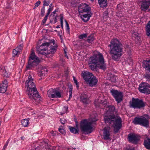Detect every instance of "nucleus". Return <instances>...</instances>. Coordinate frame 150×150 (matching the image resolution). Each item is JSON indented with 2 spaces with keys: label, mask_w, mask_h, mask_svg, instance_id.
Segmentation results:
<instances>
[{
  "label": "nucleus",
  "mask_w": 150,
  "mask_h": 150,
  "mask_svg": "<svg viewBox=\"0 0 150 150\" xmlns=\"http://www.w3.org/2000/svg\"><path fill=\"white\" fill-rule=\"evenodd\" d=\"M107 108L108 110L105 115L104 120L106 124H110L113 127L114 132H117L122 127L121 118L120 117L115 116L112 115L115 110L114 106H110Z\"/></svg>",
  "instance_id": "f257e3e1"
},
{
  "label": "nucleus",
  "mask_w": 150,
  "mask_h": 150,
  "mask_svg": "<svg viewBox=\"0 0 150 150\" xmlns=\"http://www.w3.org/2000/svg\"><path fill=\"white\" fill-rule=\"evenodd\" d=\"M110 47L109 54L112 60L118 61L123 54V46L120 42L117 39L114 38L108 45Z\"/></svg>",
  "instance_id": "f03ea898"
},
{
  "label": "nucleus",
  "mask_w": 150,
  "mask_h": 150,
  "mask_svg": "<svg viewBox=\"0 0 150 150\" xmlns=\"http://www.w3.org/2000/svg\"><path fill=\"white\" fill-rule=\"evenodd\" d=\"M34 74L32 73L28 77L25 83V87L27 88V93L28 97L33 101L40 100V96L39 94L34 82L33 76Z\"/></svg>",
  "instance_id": "7ed1b4c3"
},
{
  "label": "nucleus",
  "mask_w": 150,
  "mask_h": 150,
  "mask_svg": "<svg viewBox=\"0 0 150 150\" xmlns=\"http://www.w3.org/2000/svg\"><path fill=\"white\" fill-rule=\"evenodd\" d=\"M88 65L92 70H95L97 67L102 69H106V65L103 55L99 52L94 54L89 58Z\"/></svg>",
  "instance_id": "20e7f679"
},
{
  "label": "nucleus",
  "mask_w": 150,
  "mask_h": 150,
  "mask_svg": "<svg viewBox=\"0 0 150 150\" xmlns=\"http://www.w3.org/2000/svg\"><path fill=\"white\" fill-rule=\"evenodd\" d=\"M98 120L96 118L91 119H84L81 121L80 127L81 131L86 134H88L91 133L93 130L92 124Z\"/></svg>",
  "instance_id": "39448f33"
},
{
  "label": "nucleus",
  "mask_w": 150,
  "mask_h": 150,
  "mask_svg": "<svg viewBox=\"0 0 150 150\" xmlns=\"http://www.w3.org/2000/svg\"><path fill=\"white\" fill-rule=\"evenodd\" d=\"M57 47V45H52L49 43L45 42L42 44L38 51H39V53L42 54L46 56L51 54L50 56H52V55L56 52Z\"/></svg>",
  "instance_id": "423d86ee"
},
{
  "label": "nucleus",
  "mask_w": 150,
  "mask_h": 150,
  "mask_svg": "<svg viewBox=\"0 0 150 150\" xmlns=\"http://www.w3.org/2000/svg\"><path fill=\"white\" fill-rule=\"evenodd\" d=\"M85 82L87 84L91 87L93 86L96 84L98 80L95 76L92 73L87 71H83L81 74Z\"/></svg>",
  "instance_id": "0eeeda50"
},
{
  "label": "nucleus",
  "mask_w": 150,
  "mask_h": 150,
  "mask_svg": "<svg viewBox=\"0 0 150 150\" xmlns=\"http://www.w3.org/2000/svg\"><path fill=\"white\" fill-rule=\"evenodd\" d=\"M150 119V117L149 115L145 114L140 117H135L133 122L135 125H139L147 127L149 125Z\"/></svg>",
  "instance_id": "6e6552de"
},
{
  "label": "nucleus",
  "mask_w": 150,
  "mask_h": 150,
  "mask_svg": "<svg viewBox=\"0 0 150 150\" xmlns=\"http://www.w3.org/2000/svg\"><path fill=\"white\" fill-rule=\"evenodd\" d=\"M39 61V58L35 55V53L32 51L28 60V64L26 66V70L32 69L37 65Z\"/></svg>",
  "instance_id": "1a4fd4ad"
},
{
  "label": "nucleus",
  "mask_w": 150,
  "mask_h": 150,
  "mask_svg": "<svg viewBox=\"0 0 150 150\" xmlns=\"http://www.w3.org/2000/svg\"><path fill=\"white\" fill-rule=\"evenodd\" d=\"M145 105V103L142 100L138 98H132V101L130 102V107L134 108L140 109L144 107Z\"/></svg>",
  "instance_id": "9d476101"
},
{
  "label": "nucleus",
  "mask_w": 150,
  "mask_h": 150,
  "mask_svg": "<svg viewBox=\"0 0 150 150\" xmlns=\"http://www.w3.org/2000/svg\"><path fill=\"white\" fill-rule=\"evenodd\" d=\"M110 92L117 103H120L122 100L123 96L122 92L113 89H112Z\"/></svg>",
  "instance_id": "9b49d317"
},
{
  "label": "nucleus",
  "mask_w": 150,
  "mask_h": 150,
  "mask_svg": "<svg viewBox=\"0 0 150 150\" xmlns=\"http://www.w3.org/2000/svg\"><path fill=\"white\" fill-rule=\"evenodd\" d=\"M139 90L141 93L150 94V85L146 83H142L139 85Z\"/></svg>",
  "instance_id": "f8f14e48"
},
{
  "label": "nucleus",
  "mask_w": 150,
  "mask_h": 150,
  "mask_svg": "<svg viewBox=\"0 0 150 150\" xmlns=\"http://www.w3.org/2000/svg\"><path fill=\"white\" fill-rule=\"evenodd\" d=\"M128 138L130 142L136 144L139 140L140 136L137 134L132 133L128 134Z\"/></svg>",
  "instance_id": "ddd939ff"
},
{
  "label": "nucleus",
  "mask_w": 150,
  "mask_h": 150,
  "mask_svg": "<svg viewBox=\"0 0 150 150\" xmlns=\"http://www.w3.org/2000/svg\"><path fill=\"white\" fill-rule=\"evenodd\" d=\"M90 10V8L86 4H80L78 7L79 12V13L88 12Z\"/></svg>",
  "instance_id": "4468645a"
},
{
  "label": "nucleus",
  "mask_w": 150,
  "mask_h": 150,
  "mask_svg": "<svg viewBox=\"0 0 150 150\" xmlns=\"http://www.w3.org/2000/svg\"><path fill=\"white\" fill-rule=\"evenodd\" d=\"M95 104L96 106L107 107H108V103L106 99L101 100V99H98L95 102Z\"/></svg>",
  "instance_id": "2eb2a0df"
},
{
  "label": "nucleus",
  "mask_w": 150,
  "mask_h": 150,
  "mask_svg": "<svg viewBox=\"0 0 150 150\" xmlns=\"http://www.w3.org/2000/svg\"><path fill=\"white\" fill-rule=\"evenodd\" d=\"M150 6V0H145L142 2L140 8L142 10L145 11L149 9Z\"/></svg>",
  "instance_id": "dca6fc26"
},
{
  "label": "nucleus",
  "mask_w": 150,
  "mask_h": 150,
  "mask_svg": "<svg viewBox=\"0 0 150 150\" xmlns=\"http://www.w3.org/2000/svg\"><path fill=\"white\" fill-rule=\"evenodd\" d=\"M110 127L107 126L104 128L103 129V137L105 140L110 139Z\"/></svg>",
  "instance_id": "f3484780"
},
{
  "label": "nucleus",
  "mask_w": 150,
  "mask_h": 150,
  "mask_svg": "<svg viewBox=\"0 0 150 150\" xmlns=\"http://www.w3.org/2000/svg\"><path fill=\"white\" fill-rule=\"evenodd\" d=\"M8 86V82L6 80H5L0 84V93H4L7 90Z\"/></svg>",
  "instance_id": "a211bd4d"
},
{
  "label": "nucleus",
  "mask_w": 150,
  "mask_h": 150,
  "mask_svg": "<svg viewBox=\"0 0 150 150\" xmlns=\"http://www.w3.org/2000/svg\"><path fill=\"white\" fill-rule=\"evenodd\" d=\"M48 71L47 68H42L40 70L38 73V74L40 78L39 80H41L43 78L45 74H47Z\"/></svg>",
  "instance_id": "6ab92c4d"
},
{
  "label": "nucleus",
  "mask_w": 150,
  "mask_h": 150,
  "mask_svg": "<svg viewBox=\"0 0 150 150\" xmlns=\"http://www.w3.org/2000/svg\"><path fill=\"white\" fill-rule=\"evenodd\" d=\"M92 13H91L83 14L81 16V17L82 20L84 22L88 21L91 16Z\"/></svg>",
  "instance_id": "aec40b11"
},
{
  "label": "nucleus",
  "mask_w": 150,
  "mask_h": 150,
  "mask_svg": "<svg viewBox=\"0 0 150 150\" xmlns=\"http://www.w3.org/2000/svg\"><path fill=\"white\" fill-rule=\"evenodd\" d=\"M144 145L147 149L150 150V137L145 138L144 142Z\"/></svg>",
  "instance_id": "412c9836"
},
{
  "label": "nucleus",
  "mask_w": 150,
  "mask_h": 150,
  "mask_svg": "<svg viewBox=\"0 0 150 150\" xmlns=\"http://www.w3.org/2000/svg\"><path fill=\"white\" fill-rule=\"evenodd\" d=\"M143 67L146 70H150V60H145L143 61Z\"/></svg>",
  "instance_id": "4be33fe9"
},
{
  "label": "nucleus",
  "mask_w": 150,
  "mask_h": 150,
  "mask_svg": "<svg viewBox=\"0 0 150 150\" xmlns=\"http://www.w3.org/2000/svg\"><path fill=\"white\" fill-rule=\"evenodd\" d=\"M81 100L84 104H87L90 102L89 97L86 95H83L81 97Z\"/></svg>",
  "instance_id": "5701e85b"
},
{
  "label": "nucleus",
  "mask_w": 150,
  "mask_h": 150,
  "mask_svg": "<svg viewBox=\"0 0 150 150\" xmlns=\"http://www.w3.org/2000/svg\"><path fill=\"white\" fill-rule=\"evenodd\" d=\"M76 123H77V122L76 121ZM76 126L77 129H76L73 127H71L70 126L69 127V128L70 129V131L71 132L74 134H76L78 133L79 130L78 128V125L77 123H76Z\"/></svg>",
  "instance_id": "b1692460"
},
{
  "label": "nucleus",
  "mask_w": 150,
  "mask_h": 150,
  "mask_svg": "<svg viewBox=\"0 0 150 150\" xmlns=\"http://www.w3.org/2000/svg\"><path fill=\"white\" fill-rule=\"evenodd\" d=\"M22 125L24 127H28L29 125L30 122L29 120L27 119L23 120L21 121Z\"/></svg>",
  "instance_id": "393cba45"
},
{
  "label": "nucleus",
  "mask_w": 150,
  "mask_h": 150,
  "mask_svg": "<svg viewBox=\"0 0 150 150\" xmlns=\"http://www.w3.org/2000/svg\"><path fill=\"white\" fill-rule=\"evenodd\" d=\"M146 28L147 35L148 36H150V21L147 24Z\"/></svg>",
  "instance_id": "a878e982"
},
{
  "label": "nucleus",
  "mask_w": 150,
  "mask_h": 150,
  "mask_svg": "<svg viewBox=\"0 0 150 150\" xmlns=\"http://www.w3.org/2000/svg\"><path fill=\"white\" fill-rule=\"evenodd\" d=\"M20 51L19 50L18 47H17L13 51V57L18 56L19 54Z\"/></svg>",
  "instance_id": "bb28decb"
},
{
  "label": "nucleus",
  "mask_w": 150,
  "mask_h": 150,
  "mask_svg": "<svg viewBox=\"0 0 150 150\" xmlns=\"http://www.w3.org/2000/svg\"><path fill=\"white\" fill-rule=\"evenodd\" d=\"M99 4L100 6L104 7L107 5V0H98Z\"/></svg>",
  "instance_id": "cd10ccee"
},
{
  "label": "nucleus",
  "mask_w": 150,
  "mask_h": 150,
  "mask_svg": "<svg viewBox=\"0 0 150 150\" xmlns=\"http://www.w3.org/2000/svg\"><path fill=\"white\" fill-rule=\"evenodd\" d=\"M53 89H51L47 91V95L50 98H55V96L53 95Z\"/></svg>",
  "instance_id": "c85d7f7f"
},
{
  "label": "nucleus",
  "mask_w": 150,
  "mask_h": 150,
  "mask_svg": "<svg viewBox=\"0 0 150 150\" xmlns=\"http://www.w3.org/2000/svg\"><path fill=\"white\" fill-rule=\"evenodd\" d=\"M133 37L135 38V41L137 43L140 42V38L139 34H133Z\"/></svg>",
  "instance_id": "c756f323"
},
{
  "label": "nucleus",
  "mask_w": 150,
  "mask_h": 150,
  "mask_svg": "<svg viewBox=\"0 0 150 150\" xmlns=\"http://www.w3.org/2000/svg\"><path fill=\"white\" fill-rule=\"evenodd\" d=\"M54 95L55 96V98H60L62 97V94L61 92L56 89H55Z\"/></svg>",
  "instance_id": "7c9ffc66"
},
{
  "label": "nucleus",
  "mask_w": 150,
  "mask_h": 150,
  "mask_svg": "<svg viewBox=\"0 0 150 150\" xmlns=\"http://www.w3.org/2000/svg\"><path fill=\"white\" fill-rule=\"evenodd\" d=\"M94 38L93 35H91L88 37L87 41L89 43H91L94 40Z\"/></svg>",
  "instance_id": "2f4dec72"
},
{
  "label": "nucleus",
  "mask_w": 150,
  "mask_h": 150,
  "mask_svg": "<svg viewBox=\"0 0 150 150\" xmlns=\"http://www.w3.org/2000/svg\"><path fill=\"white\" fill-rule=\"evenodd\" d=\"M62 111L60 112V113L61 115H62L65 112H66L67 109L68 108L67 106H63L62 108Z\"/></svg>",
  "instance_id": "473e14b6"
},
{
  "label": "nucleus",
  "mask_w": 150,
  "mask_h": 150,
  "mask_svg": "<svg viewBox=\"0 0 150 150\" xmlns=\"http://www.w3.org/2000/svg\"><path fill=\"white\" fill-rule=\"evenodd\" d=\"M72 88L71 87L69 88V96L68 100H69L72 97Z\"/></svg>",
  "instance_id": "72a5a7b5"
},
{
  "label": "nucleus",
  "mask_w": 150,
  "mask_h": 150,
  "mask_svg": "<svg viewBox=\"0 0 150 150\" xmlns=\"http://www.w3.org/2000/svg\"><path fill=\"white\" fill-rule=\"evenodd\" d=\"M87 36V34L86 33H84L80 35L79 36V39H82L86 38Z\"/></svg>",
  "instance_id": "f704fd0d"
},
{
  "label": "nucleus",
  "mask_w": 150,
  "mask_h": 150,
  "mask_svg": "<svg viewBox=\"0 0 150 150\" xmlns=\"http://www.w3.org/2000/svg\"><path fill=\"white\" fill-rule=\"evenodd\" d=\"M51 0H44L43 2V5L48 6Z\"/></svg>",
  "instance_id": "c9c22d12"
},
{
  "label": "nucleus",
  "mask_w": 150,
  "mask_h": 150,
  "mask_svg": "<svg viewBox=\"0 0 150 150\" xmlns=\"http://www.w3.org/2000/svg\"><path fill=\"white\" fill-rule=\"evenodd\" d=\"M52 4H51L49 6V8L48 9L47 12V13L48 14H50V12L53 9V6H52Z\"/></svg>",
  "instance_id": "e433bc0d"
},
{
  "label": "nucleus",
  "mask_w": 150,
  "mask_h": 150,
  "mask_svg": "<svg viewBox=\"0 0 150 150\" xmlns=\"http://www.w3.org/2000/svg\"><path fill=\"white\" fill-rule=\"evenodd\" d=\"M110 80L111 82L115 83L116 81V78L115 76H112L110 77Z\"/></svg>",
  "instance_id": "4c0bfd02"
},
{
  "label": "nucleus",
  "mask_w": 150,
  "mask_h": 150,
  "mask_svg": "<svg viewBox=\"0 0 150 150\" xmlns=\"http://www.w3.org/2000/svg\"><path fill=\"white\" fill-rule=\"evenodd\" d=\"M41 11L42 16H44L45 13V7L44 6L43 7L41 8Z\"/></svg>",
  "instance_id": "58836bf2"
},
{
  "label": "nucleus",
  "mask_w": 150,
  "mask_h": 150,
  "mask_svg": "<svg viewBox=\"0 0 150 150\" xmlns=\"http://www.w3.org/2000/svg\"><path fill=\"white\" fill-rule=\"evenodd\" d=\"M65 22L66 23V27L67 30L69 32V25L67 21H65Z\"/></svg>",
  "instance_id": "ea45409f"
},
{
  "label": "nucleus",
  "mask_w": 150,
  "mask_h": 150,
  "mask_svg": "<svg viewBox=\"0 0 150 150\" xmlns=\"http://www.w3.org/2000/svg\"><path fill=\"white\" fill-rule=\"evenodd\" d=\"M73 79H74V82L76 84V87L77 88H78L79 87V85L78 84V82L75 79V77H73Z\"/></svg>",
  "instance_id": "a19ab883"
},
{
  "label": "nucleus",
  "mask_w": 150,
  "mask_h": 150,
  "mask_svg": "<svg viewBox=\"0 0 150 150\" xmlns=\"http://www.w3.org/2000/svg\"><path fill=\"white\" fill-rule=\"evenodd\" d=\"M9 139H8L6 142V143L4 145V147H3V150H5L7 147V146L8 144V143H9Z\"/></svg>",
  "instance_id": "79ce46f5"
},
{
  "label": "nucleus",
  "mask_w": 150,
  "mask_h": 150,
  "mask_svg": "<svg viewBox=\"0 0 150 150\" xmlns=\"http://www.w3.org/2000/svg\"><path fill=\"white\" fill-rule=\"evenodd\" d=\"M60 121L61 123L62 124H64L67 122L66 120L64 118H63L62 119H60Z\"/></svg>",
  "instance_id": "37998d69"
},
{
  "label": "nucleus",
  "mask_w": 150,
  "mask_h": 150,
  "mask_svg": "<svg viewBox=\"0 0 150 150\" xmlns=\"http://www.w3.org/2000/svg\"><path fill=\"white\" fill-rule=\"evenodd\" d=\"M127 61L128 62H129L130 64H132V60L131 57L128 58L127 59Z\"/></svg>",
  "instance_id": "c03bdc74"
},
{
  "label": "nucleus",
  "mask_w": 150,
  "mask_h": 150,
  "mask_svg": "<svg viewBox=\"0 0 150 150\" xmlns=\"http://www.w3.org/2000/svg\"><path fill=\"white\" fill-rule=\"evenodd\" d=\"M59 130L60 133L62 134H64L65 133L64 130L62 129H61L60 128H59Z\"/></svg>",
  "instance_id": "a18cd8bd"
},
{
  "label": "nucleus",
  "mask_w": 150,
  "mask_h": 150,
  "mask_svg": "<svg viewBox=\"0 0 150 150\" xmlns=\"http://www.w3.org/2000/svg\"><path fill=\"white\" fill-rule=\"evenodd\" d=\"M145 78L147 79H150V74H147L145 75Z\"/></svg>",
  "instance_id": "49530a36"
},
{
  "label": "nucleus",
  "mask_w": 150,
  "mask_h": 150,
  "mask_svg": "<svg viewBox=\"0 0 150 150\" xmlns=\"http://www.w3.org/2000/svg\"><path fill=\"white\" fill-rule=\"evenodd\" d=\"M40 4V1H38L35 4V7H38L39 5Z\"/></svg>",
  "instance_id": "de8ad7c7"
},
{
  "label": "nucleus",
  "mask_w": 150,
  "mask_h": 150,
  "mask_svg": "<svg viewBox=\"0 0 150 150\" xmlns=\"http://www.w3.org/2000/svg\"><path fill=\"white\" fill-rule=\"evenodd\" d=\"M49 15V14L47 13L45 17H44V19L47 21V19L48 16Z\"/></svg>",
  "instance_id": "09e8293b"
},
{
  "label": "nucleus",
  "mask_w": 150,
  "mask_h": 150,
  "mask_svg": "<svg viewBox=\"0 0 150 150\" xmlns=\"http://www.w3.org/2000/svg\"><path fill=\"white\" fill-rule=\"evenodd\" d=\"M18 47V48H19V50L21 51V50L22 49L23 47L22 45H20L18 47Z\"/></svg>",
  "instance_id": "8fccbe9b"
},
{
  "label": "nucleus",
  "mask_w": 150,
  "mask_h": 150,
  "mask_svg": "<svg viewBox=\"0 0 150 150\" xmlns=\"http://www.w3.org/2000/svg\"><path fill=\"white\" fill-rule=\"evenodd\" d=\"M61 24L62 28H63V21H61Z\"/></svg>",
  "instance_id": "3c124183"
},
{
  "label": "nucleus",
  "mask_w": 150,
  "mask_h": 150,
  "mask_svg": "<svg viewBox=\"0 0 150 150\" xmlns=\"http://www.w3.org/2000/svg\"><path fill=\"white\" fill-rule=\"evenodd\" d=\"M46 20L43 19V20L42 21V23L43 24H44L46 22Z\"/></svg>",
  "instance_id": "603ef678"
},
{
  "label": "nucleus",
  "mask_w": 150,
  "mask_h": 150,
  "mask_svg": "<svg viewBox=\"0 0 150 150\" xmlns=\"http://www.w3.org/2000/svg\"><path fill=\"white\" fill-rule=\"evenodd\" d=\"M60 21H63V16H61L60 17Z\"/></svg>",
  "instance_id": "864d4df0"
},
{
  "label": "nucleus",
  "mask_w": 150,
  "mask_h": 150,
  "mask_svg": "<svg viewBox=\"0 0 150 150\" xmlns=\"http://www.w3.org/2000/svg\"><path fill=\"white\" fill-rule=\"evenodd\" d=\"M55 89H53V95H54V91H55Z\"/></svg>",
  "instance_id": "5fc2aeb1"
},
{
  "label": "nucleus",
  "mask_w": 150,
  "mask_h": 150,
  "mask_svg": "<svg viewBox=\"0 0 150 150\" xmlns=\"http://www.w3.org/2000/svg\"><path fill=\"white\" fill-rule=\"evenodd\" d=\"M60 25H58L56 27V28H60Z\"/></svg>",
  "instance_id": "6e6d98bb"
},
{
  "label": "nucleus",
  "mask_w": 150,
  "mask_h": 150,
  "mask_svg": "<svg viewBox=\"0 0 150 150\" xmlns=\"http://www.w3.org/2000/svg\"><path fill=\"white\" fill-rule=\"evenodd\" d=\"M56 12H57V11H56V10H55V11H54L53 12V13H54L55 14V13H56Z\"/></svg>",
  "instance_id": "4d7b16f0"
},
{
  "label": "nucleus",
  "mask_w": 150,
  "mask_h": 150,
  "mask_svg": "<svg viewBox=\"0 0 150 150\" xmlns=\"http://www.w3.org/2000/svg\"><path fill=\"white\" fill-rule=\"evenodd\" d=\"M7 75V73L6 72V71H5V76H6Z\"/></svg>",
  "instance_id": "13d9d810"
},
{
  "label": "nucleus",
  "mask_w": 150,
  "mask_h": 150,
  "mask_svg": "<svg viewBox=\"0 0 150 150\" xmlns=\"http://www.w3.org/2000/svg\"><path fill=\"white\" fill-rule=\"evenodd\" d=\"M21 138L22 139V140L24 139V137H21Z\"/></svg>",
  "instance_id": "bf43d9fd"
},
{
  "label": "nucleus",
  "mask_w": 150,
  "mask_h": 150,
  "mask_svg": "<svg viewBox=\"0 0 150 150\" xmlns=\"http://www.w3.org/2000/svg\"><path fill=\"white\" fill-rule=\"evenodd\" d=\"M64 52L65 55H66V52L64 50Z\"/></svg>",
  "instance_id": "052dcab7"
},
{
  "label": "nucleus",
  "mask_w": 150,
  "mask_h": 150,
  "mask_svg": "<svg viewBox=\"0 0 150 150\" xmlns=\"http://www.w3.org/2000/svg\"><path fill=\"white\" fill-rule=\"evenodd\" d=\"M65 56L66 57H67V58H68V56H67V54H66V55H65Z\"/></svg>",
  "instance_id": "680f3d73"
},
{
  "label": "nucleus",
  "mask_w": 150,
  "mask_h": 150,
  "mask_svg": "<svg viewBox=\"0 0 150 150\" xmlns=\"http://www.w3.org/2000/svg\"><path fill=\"white\" fill-rule=\"evenodd\" d=\"M3 110V109H0V111H2Z\"/></svg>",
  "instance_id": "e2e57ef3"
},
{
  "label": "nucleus",
  "mask_w": 150,
  "mask_h": 150,
  "mask_svg": "<svg viewBox=\"0 0 150 150\" xmlns=\"http://www.w3.org/2000/svg\"><path fill=\"white\" fill-rule=\"evenodd\" d=\"M119 6H120V5H117V7H118V8L119 7Z\"/></svg>",
  "instance_id": "0e129e2a"
},
{
  "label": "nucleus",
  "mask_w": 150,
  "mask_h": 150,
  "mask_svg": "<svg viewBox=\"0 0 150 150\" xmlns=\"http://www.w3.org/2000/svg\"><path fill=\"white\" fill-rule=\"evenodd\" d=\"M1 125V122L0 121V125Z\"/></svg>",
  "instance_id": "69168bd1"
},
{
  "label": "nucleus",
  "mask_w": 150,
  "mask_h": 150,
  "mask_svg": "<svg viewBox=\"0 0 150 150\" xmlns=\"http://www.w3.org/2000/svg\"><path fill=\"white\" fill-rule=\"evenodd\" d=\"M59 36H60V38H61V35H60Z\"/></svg>",
  "instance_id": "338daca9"
},
{
  "label": "nucleus",
  "mask_w": 150,
  "mask_h": 150,
  "mask_svg": "<svg viewBox=\"0 0 150 150\" xmlns=\"http://www.w3.org/2000/svg\"><path fill=\"white\" fill-rule=\"evenodd\" d=\"M133 150V149H129V150Z\"/></svg>",
  "instance_id": "774afa93"
}]
</instances>
